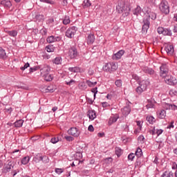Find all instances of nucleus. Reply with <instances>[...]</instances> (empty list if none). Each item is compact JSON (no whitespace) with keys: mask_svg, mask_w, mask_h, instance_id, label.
<instances>
[{"mask_svg":"<svg viewBox=\"0 0 177 177\" xmlns=\"http://www.w3.org/2000/svg\"><path fill=\"white\" fill-rule=\"evenodd\" d=\"M105 161L107 162L109 161V162H113V158H106L105 159Z\"/></svg>","mask_w":177,"mask_h":177,"instance_id":"64","label":"nucleus"},{"mask_svg":"<svg viewBox=\"0 0 177 177\" xmlns=\"http://www.w3.org/2000/svg\"><path fill=\"white\" fill-rule=\"evenodd\" d=\"M68 135H72V136H75V138H78L80 136V130L77 129L76 127H71L68 131Z\"/></svg>","mask_w":177,"mask_h":177,"instance_id":"11","label":"nucleus"},{"mask_svg":"<svg viewBox=\"0 0 177 177\" xmlns=\"http://www.w3.org/2000/svg\"><path fill=\"white\" fill-rule=\"evenodd\" d=\"M164 132V130L161 129H156V135L157 136H160V135H161V133H162Z\"/></svg>","mask_w":177,"mask_h":177,"instance_id":"50","label":"nucleus"},{"mask_svg":"<svg viewBox=\"0 0 177 177\" xmlns=\"http://www.w3.org/2000/svg\"><path fill=\"white\" fill-rule=\"evenodd\" d=\"M77 28L75 26L68 28L65 33L66 37H67V38H74L75 32H77Z\"/></svg>","mask_w":177,"mask_h":177,"instance_id":"7","label":"nucleus"},{"mask_svg":"<svg viewBox=\"0 0 177 177\" xmlns=\"http://www.w3.org/2000/svg\"><path fill=\"white\" fill-rule=\"evenodd\" d=\"M46 93H53V92H55V88H53V86L52 85L48 86L46 88Z\"/></svg>","mask_w":177,"mask_h":177,"instance_id":"36","label":"nucleus"},{"mask_svg":"<svg viewBox=\"0 0 177 177\" xmlns=\"http://www.w3.org/2000/svg\"><path fill=\"white\" fill-rule=\"evenodd\" d=\"M28 67H30V64L29 63H26V64H24V66L21 67V70L22 71H24V70H26V68H28Z\"/></svg>","mask_w":177,"mask_h":177,"instance_id":"52","label":"nucleus"},{"mask_svg":"<svg viewBox=\"0 0 177 177\" xmlns=\"http://www.w3.org/2000/svg\"><path fill=\"white\" fill-rule=\"evenodd\" d=\"M0 5L4 6V8H11L12 2L10 0H2L0 1Z\"/></svg>","mask_w":177,"mask_h":177,"instance_id":"16","label":"nucleus"},{"mask_svg":"<svg viewBox=\"0 0 177 177\" xmlns=\"http://www.w3.org/2000/svg\"><path fill=\"white\" fill-rule=\"evenodd\" d=\"M86 100L89 104H93V100L91 98H86Z\"/></svg>","mask_w":177,"mask_h":177,"instance_id":"62","label":"nucleus"},{"mask_svg":"<svg viewBox=\"0 0 177 177\" xmlns=\"http://www.w3.org/2000/svg\"><path fill=\"white\" fill-rule=\"evenodd\" d=\"M169 68H168V65L167 64H162L160 67V75L162 78H165L167 75H169Z\"/></svg>","mask_w":177,"mask_h":177,"instance_id":"6","label":"nucleus"},{"mask_svg":"<svg viewBox=\"0 0 177 177\" xmlns=\"http://www.w3.org/2000/svg\"><path fill=\"white\" fill-rule=\"evenodd\" d=\"M44 158H46V156H42L38 154L35 157L33 158V161H35V162H39V161H42V160H44Z\"/></svg>","mask_w":177,"mask_h":177,"instance_id":"21","label":"nucleus"},{"mask_svg":"<svg viewBox=\"0 0 177 177\" xmlns=\"http://www.w3.org/2000/svg\"><path fill=\"white\" fill-rule=\"evenodd\" d=\"M135 154H136V157H138V158L142 157V156L143 155V152L142 151V149H140V147L137 148Z\"/></svg>","mask_w":177,"mask_h":177,"instance_id":"31","label":"nucleus"},{"mask_svg":"<svg viewBox=\"0 0 177 177\" xmlns=\"http://www.w3.org/2000/svg\"><path fill=\"white\" fill-rule=\"evenodd\" d=\"M95 42V35L90 33L87 37L88 45H92Z\"/></svg>","mask_w":177,"mask_h":177,"instance_id":"17","label":"nucleus"},{"mask_svg":"<svg viewBox=\"0 0 177 177\" xmlns=\"http://www.w3.org/2000/svg\"><path fill=\"white\" fill-rule=\"evenodd\" d=\"M174 121L171 122L169 126H167V128L169 129H171V128H174Z\"/></svg>","mask_w":177,"mask_h":177,"instance_id":"63","label":"nucleus"},{"mask_svg":"<svg viewBox=\"0 0 177 177\" xmlns=\"http://www.w3.org/2000/svg\"><path fill=\"white\" fill-rule=\"evenodd\" d=\"M142 71L145 73V74H149V75H154V70L151 68H149L147 66H143L142 68Z\"/></svg>","mask_w":177,"mask_h":177,"instance_id":"15","label":"nucleus"},{"mask_svg":"<svg viewBox=\"0 0 177 177\" xmlns=\"http://www.w3.org/2000/svg\"><path fill=\"white\" fill-rule=\"evenodd\" d=\"M145 12L147 14V17L144 18L142 21V34H145V32H147V30L150 28V19H151V20H156V19H157V14L153 12L151 10V8H147V10H145Z\"/></svg>","mask_w":177,"mask_h":177,"instance_id":"1","label":"nucleus"},{"mask_svg":"<svg viewBox=\"0 0 177 177\" xmlns=\"http://www.w3.org/2000/svg\"><path fill=\"white\" fill-rule=\"evenodd\" d=\"M55 172H56V174H57L58 175H60V174H63L64 170H63V169H59V168H57V169H55Z\"/></svg>","mask_w":177,"mask_h":177,"instance_id":"53","label":"nucleus"},{"mask_svg":"<svg viewBox=\"0 0 177 177\" xmlns=\"http://www.w3.org/2000/svg\"><path fill=\"white\" fill-rule=\"evenodd\" d=\"M86 84H87V85L88 86H90V88H92L93 86H95V85H96V84H97V82H91L90 80H86Z\"/></svg>","mask_w":177,"mask_h":177,"instance_id":"39","label":"nucleus"},{"mask_svg":"<svg viewBox=\"0 0 177 177\" xmlns=\"http://www.w3.org/2000/svg\"><path fill=\"white\" fill-rule=\"evenodd\" d=\"M91 92L93 93H94L95 95H96V93H97V87L93 88L91 89Z\"/></svg>","mask_w":177,"mask_h":177,"instance_id":"59","label":"nucleus"},{"mask_svg":"<svg viewBox=\"0 0 177 177\" xmlns=\"http://www.w3.org/2000/svg\"><path fill=\"white\" fill-rule=\"evenodd\" d=\"M62 62H63L62 57H57L53 60L54 64H62Z\"/></svg>","mask_w":177,"mask_h":177,"instance_id":"27","label":"nucleus"},{"mask_svg":"<svg viewBox=\"0 0 177 177\" xmlns=\"http://www.w3.org/2000/svg\"><path fill=\"white\" fill-rule=\"evenodd\" d=\"M68 70H69L71 73H80V71H81V69L80 68V67H77V66L70 67V68H68Z\"/></svg>","mask_w":177,"mask_h":177,"instance_id":"30","label":"nucleus"},{"mask_svg":"<svg viewBox=\"0 0 177 177\" xmlns=\"http://www.w3.org/2000/svg\"><path fill=\"white\" fill-rule=\"evenodd\" d=\"M50 73V67L48 65H40V75L44 77Z\"/></svg>","mask_w":177,"mask_h":177,"instance_id":"8","label":"nucleus"},{"mask_svg":"<svg viewBox=\"0 0 177 177\" xmlns=\"http://www.w3.org/2000/svg\"><path fill=\"white\" fill-rule=\"evenodd\" d=\"M41 2H44V3H49L50 5H55V1L53 0H40Z\"/></svg>","mask_w":177,"mask_h":177,"instance_id":"46","label":"nucleus"},{"mask_svg":"<svg viewBox=\"0 0 177 177\" xmlns=\"http://www.w3.org/2000/svg\"><path fill=\"white\" fill-rule=\"evenodd\" d=\"M158 118H161L162 120L167 116V111H165L164 109L159 111H158Z\"/></svg>","mask_w":177,"mask_h":177,"instance_id":"23","label":"nucleus"},{"mask_svg":"<svg viewBox=\"0 0 177 177\" xmlns=\"http://www.w3.org/2000/svg\"><path fill=\"white\" fill-rule=\"evenodd\" d=\"M165 82L168 85H175L177 82L176 79L169 75L164 77Z\"/></svg>","mask_w":177,"mask_h":177,"instance_id":"10","label":"nucleus"},{"mask_svg":"<svg viewBox=\"0 0 177 177\" xmlns=\"http://www.w3.org/2000/svg\"><path fill=\"white\" fill-rule=\"evenodd\" d=\"M165 50L167 52L168 55H174V46L172 45H167Z\"/></svg>","mask_w":177,"mask_h":177,"instance_id":"20","label":"nucleus"},{"mask_svg":"<svg viewBox=\"0 0 177 177\" xmlns=\"http://www.w3.org/2000/svg\"><path fill=\"white\" fill-rule=\"evenodd\" d=\"M132 78H133V80H136V81H138V80H139V76L136 74H133Z\"/></svg>","mask_w":177,"mask_h":177,"instance_id":"61","label":"nucleus"},{"mask_svg":"<svg viewBox=\"0 0 177 177\" xmlns=\"http://www.w3.org/2000/svg\"><path fill=\"white\" fill-rule=\"evenodd\" d=\"M43 78L45 80V81L50 82L53 80V75L48 73L46 75L43 76Z\"/></svg>","mask_w":177,"mask_h":177,"instance_id":"25","label":"nucleus"},{"mask_svg":"<svg viewBox=\"0 0 177 177\" xmlns=\"http://www.w3.org/2000/svg\"><path fill=\"white\" fill-rule=\"evenodd\" d=\"M162 35H169L171 37V35H172V32L169 29L164 28Z\"/></svg>","mask_w":177,"mask_h":177,"instance_id":"33","label":"nucleus"},{"mask_svg":"<svg viewBox=\"0 0 177 177\" xmlns=\"http://www.w3.org/2000/svg\"><path fill=\"white\" fill-rule=\"evenodd\" d=\"M12 168H13V166L12 165V162H9L8 164L2 169L1 170L2 173L8 174V172H10V171H12Z\"/></svg>","mask_w":177,"mask_h":177,"instance_id":"14","label":"nucleus"},{"mask_svg":"<svg viewBox=\"0 0 177 177\" xmlns=\"http://www.w3.org/2000/svg\"><path fill=\"white\" fill-rule=\"evenodd\" d=\"M121 111L125 117L131 113V105L129 104H127V106H125L123 109H121Z\"/></svg>","mask_w":177,"mask_h":177,"instance_id":"13","label":"nucleus"},{"mask_svg":"<svg viewBox=\"0 0 177 177\" xmlns=\"http://www.w3.org/2000/svg\"><path fill=\"white\" fill-rule=\"evenodd\" d=\"M46 158H43V160H41L42 162H44L45 164H46V162H49V158H48V156H46Z\"/></svg>","mask_w":177,"mask_h":177,"instance_id":"60","label":"nucleus"},{"mask_svg":"<svg viewBox=\"0 0 177 177\" xmlns=\"http://www.w3.org/2000/svg\"><path fill=\"white\" fill-rule=\"evenodd\" d=\"M135 158V153H129L128 156V160H129L130 161H133V159Z\"/></svg>","mask_w":177,"mask_h":177,"instance_id":"48","label":"nucleus"},{"mask_svg":"<svg viewBox=\"0 0 177 177\" xmlns=\"http://www.w3.org/2000/svg\"><path fill=\"white\" fill-rule=\"evenodd\" d=\"M115 85L118 86V88H121L122 86V80H118L115 82Z\"/></svg>","mask_w":177,"mask_h":177,"instance_id":"42","label":"nucleus"},{"mask_svg":"<svg viewBox=\"0 0 177 177\" xmlns=\"http://www.w3.org/2000/svg\"><path fill=\"white\" fill-rule=\"evenodd\" d=\"M40 68H41V65L34 66V67L30 68V73H34V71L40 70Z\"/></svg>","mask_w":177,"mask_h":177,"instance_id":"41","label":"nucleus"},{"mask_svg":"<svg viewBox=\"0 0 177 177\" xmlns=\"http://www.w3.org/2000/svg\"><path fill=\"white\" fill-rule=\"evenodd\" d=\"M140 13H142V8H140V6H138L133 10V15H136V16H138L140 15Z\"/></svg>","mask_w":177,"mask_h":177,"instance_id":"29","label":"nucleus"},{"mask_svg":"<svg viewBox=\"0 0 177 177\" xmlns=\"http://www.w3.org/2000/svg\"><path fill=\"white\" fill-rule=\"evenodd\" d=\"M159 9L164 15H169V4L168 1L163 0L159 5Z\"/></svg>","mask_w":177,"mask_h":177,"instance_id":"5","label":"nucleus"},{"mask_svg":"<svg viewBox=\"0 0 177 177\" xmlns=\"http://www.w3.org/2000/svg\"><path fill=\"white\" fill-rule=\"evenodd\" d=\"M160 177H174V172H172V171L167 170L160 176Z\"/></svg>","mask_w":177,"mask_h":177,"instance_id":"22","label":"nucleus"},{"mask_svg":"<svg viewBox=\"0 0 177 177\" xmlns=\"http://www.w3.org/2000/svg\"><path fill=\"white\" fill-rule=\"evenodd\" d=\"M29 162H30V156H25L21 160V164H23L24 165H26V164H28Z\"/></svg>","mask_w":177,"mask_h":177,"instance_id":"32","label":"nucleus"},{"mask_svg":"<svg viewBox=\"0 0 177 177\" xmlns=\"http://www.w3.org/2000/svg\"><path fill=\"white\" fill-rule=\"evenodd\" d=\"M23 124H24V120L23 119H20V120H16L14 122V127L15 128H21L23 127Z\"/></svg>","mask_w":177,"mask_h":177,"instance_id":"18","label":"nucleus"},{"mask_svg":"<svg viewBox=\"0 0 177 177\" xmlns=\"http://www.w3.org/2000/svg\"><path fill=\"white\" fill-rule=\"evenodd\" d=\"M125 53V50H120L115 54L113 55L112 59L113 60H120L121 57H122V55Z\"/></svg>","mask_w":177,"mask_h":177,"instance_id":"12","label":"nucleus"},{"mask_svg":"<svg viewBox=\"0 0 177 177\" xmlns=\"http://www.w3.org/2000/svg\"><path fill=\"white\" fill-rule=\"evenodd\" d=\"M150 82L149 80H142L139 82V86L136 88V92L138 95H142L147 89Z\"/></svg>","mask_w":177,"mask_h":177,"instance_id":"3","label":"nucleus"},{"mask_svg":"<svg viewBox=\"0 0 177 177\" xmlns=\"http://www.w3.org/2000/svg\"><path fill=\"white\" fill-rule=\"evenodd\" d=\"M65 139L68 141V142H73L74 140V138H73L72 136H65Z\"/></svg>","mask_w":177,"mask_h":177,"instance_id":"51","label":"nucleus"},{"mask_svg":"<svg viewBox=\"0 0 177 177\" xmlns=\"http://www.w3.org/2000/svg\"><path fill=\"white\" fill-rule=\"evenodd\" d=\"M51 143H53L55 145V143H57L59 142V138L58 137H53L50 140Z\"/></svg>","mask_w":177,"mask_h":177,"instance_id":"47","label":"nucleus"},{"mask_svg":"<svg viewBox=\"0 0 177 177\" xmlns=\"http://www.w3.org/2000/svg\"><path fill=\"white\" fill-rule=\"evenodd\" d=\"M68 55L70 59H77V57L78 56V50H77L75 47H71L69 48Z\"/></svg>","mask_w":177,"mask_h":177,"instance_id":"9","label":"nucleus"},{"mask_svg":"<svg viewBox=\"0 0 177 177\" xmlns=\"http://www.w3.org/2000/svg\"><path fill=\"white\" fill-rule=\"evenodd\" d=\"M88 131H89V132H93V131H95V128H93V126L92 124H90L88 126Z\"/></svg>","mask_w":177,"mask_h":177,"instance_id":"57","label":"nucleus"},{"mask_svg":"<svg viewBox=\"0 0 177 177\" xmlns=\"http://www.w3.org/2000/svg\"><path fill=\"white\" fill-rule=\"evenodd\" d=\"M66 85H73V84H75V80H71L69 82H66Z\"/></svg>","mask_w":177,"mask_h":177,"instance_id":"56","label":"nucleus"},{"mask_svg":"<svg viewBox=\"0 0 177 177\" xmlns=\"http://www.w3.org/2000/svg\"><path fill=\"white\" fill-rule=\"evenodd\" d=\"M146 107L147 109H153V107H154V105L150 102V100H148V104L146 105Z\"/></svg>","mask_w":177,"mask_h":177,"instance_id":"49","label":"nucleus"},{"mask_svg":"<svg viewBox=\"0 0 177 177\" xmlns=\"http://www.w3.org/2000/svg\"><path fill=\"white\" fill-rule=\"evenodd\" d=\"M47 42H48V44H52L53 42H55V36H50L47 38Z\"/></svg>","mask_w":177,"mask_h":177,"instance_id":"44","label":"nucleus"},{"mask_svg":"<svg viewBox=\"0 0 177 177\" xmlns=\"http://www.w3.org/2000/svg\"><path fill=\"white\" fill-rule=\"evenodd\" d=\"M7 34L10 35V37H17V32L16 30H8L7 31Z\"/></svg>","mask_w":177,"mask_h":177,"instance_id":"35","label":"nucleus"},{"mask_svg":"<svg viewBox=\"0 0 177 177\" xmlns=\"http://www.w3.org/2000/svg\"><path fill=\"white\" fill-rule=\"evenodd\" d=\"M46 49L47 52L50 53V52H55V47L52 45H48L46 47Z\"/></svg>","mask_w":177,"mask_h":177,"instance_id":"37","label":"nucleus"},{"mask_svg":"<svg viewBox=\"0 0 177 177\" xmlns=\"http://www.w3.org/2000/svg\"><path fill=\"white\" fill-rule=\"evenodd\" d=\"M63 24H64L65 26H67V24H70V17L65 16L63 20Z\"/></svg>","mask_w":177,"mask_h":177,"instance_id":"38","label":"nucleus"},{"mask_svg":"<svg viewBox=\"0 0 177 177\" xmlns=\"http://www.w3.org/2000/svg\"><path fill=\"white\" fill-rule=\"evenodd\" d=\"M156 127H153L152 130H149L150 135H156Z\"/></svg>","mask_w":177,"mask_h":177,"instance_id":"55","label":"nucleus"},{"mask_svg":"<svg viewBox=\"0 0 177 177\" xmlns=\"http://www.w3.org/2000/svg\"><path fill=\"white\" fill-rule=\"evenodd\" d=\"M115 154L118 156V157H120L121 154H122V150L120 148H116Z\"/></svg>","mask_w":177,"mask_h":177,"instance_id":"45","label":"nucleus"},{"mask_svg":"<svg viewBox=\"0 0 177 177\" xmlns=\"http://www.w3.org/2000/svg\"><path fill=\"white\" fill-rule=\"evenodd\" d=\"M171 169H177V164L176 162H174L171 165Z\"/></svg>","mask_w":177,"mask_h":177,"instance_id":"58","label":"nucleus"},{"mask_svg":"<svg viewBox=\"0 0 177 177\" xmlns=\"http://www.w3.org/2000/svg\"><path fill=\"white\" fill-rule=\"evenodd\" d=\"M35 19L37 21H44V20H45V16L44 15L37 14L35 16Z\"/></svg>","mask_w":177,"mask_h":177,"instance_id":"28","label":"nucleus"},{"mask_svg":"<svg viewBox=\"0 0 177 177\" xmlns=\"http://www.w3.org/2000/svg\"><path fill=\"white\" fill-rule=\"evenodd\" d=\"M117 120H118V117L117 116H111L108 122L109 125H113L114 122H117Z\"/></svg>","mask_w":177,"mask_h":177,"instance_id":"24","label":"nucleus"},{"mask_svg":"<svg viewBox=\"0 0 177 177\" xmlns=\"http://www.w3.org/2000/svg\"><path fill=\"white\" fill-rule=\"evenodd\" d=\"M165 107L167 110H177V106L175 104H166Z\"/></svg>","mask_w":177,"mask_h":177,"instance_id":"26","label":"nucleus"},{"mask_svg":"<svg viewBox=\"0 0 177 177\" xmlns=\"http://www.w3.org/2000/svg\"><path fill=\"white\" fill-rule=\"evenodd\" d=\"M118 68V65L115 64V62H109L106 63L103 66L104 71H106V73H114L117 69Z\"/></svg>","mask_w":177,"mask_h":177,"instance_id":"4","label":"nucleus"},{"mask_svg":"<svg viewBox=\"0 0 177 177\" xmlns=\"http://www.w3.org/2000/svg\"><path fill=\"white\" fill-rule=\"evenodd\" d=\"M87 115L88 116V118L93 121V120H95L96 118V113L95 111L89 110L87 112Z\"/></svg>","mask_w":177,"mask_h":177,"instance_id":"19","label":"nucleus"},{"mask_svg":"<svg viewBox=\"0 0 177 177\" xmlns=\"http://www.w3.org/2000/svg\"><path fill=\"white\" fill-rule=\"evenodd\" d=\"M147 121H148L149 124H153V122H156V119H154L153 116H147Z\"/></svg>","mask_w":177,"mask_h":177,"instance_id":"40","label":"nucleus"},{"mask_svg":"<svg viewBox=\"0 0 177 177\" xmlns=\"http://www.w3.org/2000/svg\"><path fill=\"white\" fill-rule=\"evenodd\" d=\"M4 57H6V52H5L3 48L0 47V58L4 59Z\"/></svg>","mask_w":177,"mask_h":177,"instance_id":"34","label":"nucleus"},{"mask_svg":"<svg viewBox=\"0 0 177 177\" xmlns=\"http://www.w3.org/2000/svg\"><path fill=\"white\" fill-rule=\"evenodd\" d=\"M116 10L118 13H122L123 17H127L129 15V12H131V8L128 6H125V2L123 1H119L118 4L116 6Z\"/></svg>","mask_w":177,"mask_h":177,"instance_id":"2","label":"nucleus"},{"mask_svg":"<svg viewBox=\"0 0 177 177\" xmlns=\"http://www.w3.org/2000/svg\"><path fill=\"white\" fill-rule=\"evenodd\" d=\"M157 32H158L159 34H163V32H164V28H162V27H159V28H158Z\"/></svg>","mask_w":177,"mask_h":177,"instance_id":"54","label":"nucleus"},{"mask_svg":"<svg viewBox=\"0 0 177 177\" xmlns=\"http://www.w3.org/2000/svg\"><path fill=\"white\" fill-rule=\"evenodd\" d=\"M91 1L89 0L84 1L83 3V7L85 8H89L91 6Z\"/></svg>","mask_w":177,"mask_h":177,"instance_id":"43","label":"nucleus"}]
</instances>
